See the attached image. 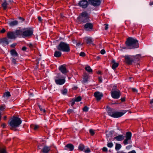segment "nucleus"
<instances>
[{
	"instance_id": "f257e3e1",
	"label": "nucleus",
	"mask_w": 153,
	"mask_h": 153,
	"mask_svg": "<svg viewBox=\"0 0 153 153\" xmlns=\"http://www.w3.org/2000/svg\"><path fill=\"white\" fill-rule=\"evenodd\" d=\"M127 46L129 48L132 49L139 47L138 41L136 39L132 38H129L126 41Z\"/></svg>"
},
{
	"instance_id": "f03ea898",
	"label": "nucleus",
	"mask_w": 153,
	"mask_h": 153,
	"mask_svg": "<svg viewBox=\"0 0 153 153\" xmlns=\"http://www.w3.org/2000/svg\"><path fill=\"white\" fill-rule=\"evenodd\" d=\"M140 57V56L139 55L135 56H125V61L127 63L131 64L133 62H138Z\"/></svg>"
},
{
	"instance_id": "7ed1b4c3",
	"label": "nucleus",
	"mask_w": 153,
	"mask_h": 153,
	"mask_svg": "<svg viewBox=\"0 0 153 153\" xmlns=\"http://www.w3.org/2000/svg\"><path fill=\"white\" fill-rule=\"evenodd\" d=\"M126 111L124 110L122 112L115 111L113 110H109L108 111V114L109 115L114 118L120 117L126 112Z\"/></svg>"
},
{
	"instance_id": "20e7f679",
	"label": "nucleus",
	"mask_w": 153,
	"mask_h": 153,
	"mask_svg": "<svg viewBox=\"0 0 153 153\" xmlns=\"http://www.w3.org/2000/svg\"><path fill=\"white\" fill-rule=\"evenodd\" d=\"M57 48L58 50L63 52H68L70 51L68 45L64 42H61Z\"/></svg>"
},
{
	"instance_id": "39448f33",
	"label": "nucleus",
	"mask_w": 153,
	"mask_h": 153,
	"mask_svg": "<svg viewBox=\"0 0 153 153\" xmlns=\"http://www.w3.org/2000/svg\"><path fill=\"white\" fill-rule=\"evenodd\" d=\"M21 121L20 119L17 117H13L10 123V126L12 128H15L19 126L21 124Z\"/></svg>"
},
{
	"instance_id": "423d86ee",
	"label": "nucleus",
	"mask_w": 153,
	"mask_h": 153,
	"mask_svg": "<svg viewBox=\"0 0 153 153\" xmlns=\"http://www.w3.org/2000/svg\"><path fill=\"white\" fill-rule=\"evenodd\" d=\"M65 78L60 75H58L55 78V81L56 84L61 85L63 84L65 82Z\"/></svg>"
},
{
	"instance_id": "0eeeda50",
	"label": "nucleus",
	"mask_w": 153,
	"mask_h": 153,
	"mask_svg": "<svg viewBox=\"0 0 153 153\" xmlns=\"http://www.w3.org/2000/svg\"><path fill=\"white\" fill-rule=\"evenodd\" d=\"M131 132H128L126 133V138L123 142L124 145H126L132 143V141L131 140Z\"/></svg>"
},
{
	"instance_id": "6e6552de",
	"label": "nucleus",
	"mask_w": 153,
	"mask_h": 153,
	"mask_svg": "<svg viewBox=\"0 0 153 153\" xmlns=\"http://www.w3.org/2000/svg\"><path fill=\"white\" fill-rule=\"evenodd\" d=\"M33 33V31L31 29H27L22 33L23 37H27L31 36Z\"/></svg>"
},
{
	"instance_id": "1a4fd4ad",
	"label": "nucleus",
	"mask_w": 153,
	"mask_h": 153,
	"mask_svg": "<svg viewBox=\"0 0 153 153\" xmlns=\"http://www.w3.org/2000/svg\"><path fill=\"white\" fill-rule=\"evenodd\" d=\"M79 5L83 8H86L88 5V3L86 0H81L79 3Z\"/></svg>"
},
{
	"instance_id": "9d476101",
	"label": "nucleus",
	"mask_w": 153,
	"mask_h": 153,
	"mask_svg": "<svg viewBox=\"0 0 153 153\" xmlns=\"http://www.w3.org/2000/svg\"><path fill=\"white\" fill-rule=\"evenodd\" d=\"M89 3L94 6H97L99 5L101 3L100 0H88Z\"/></svg>"
},
{
	"instance_id": "9b49d317",
	"label": "nucleus",
	"mask_w": 153,
	"mask_h": 153,
	"mask_svg": "<svg viewBox=\"0 0 153 153\" xmlns=\"http://www.w3.org/2000/svg\"><path fill=\"white\" fill-rule=\"evenodd\" d=\"M112 97L114 99H118L120 97V91H114L111 92Z\"/></svg>"
},
{
	"instance_id": "f8f14e48",
	"label": "nucleus",
	"mask_w": 153,
	"mask_h": 153,
	"mask_svg": "<svg viewBox=\"0 0 153 153\" xmlns=\"http://www.w3.org/2000/svg\"><path fill=\"white\" fill-rule=\"evenodd\" d=\"M94 96L97 100L99 101L101 99L102 97L103 96V94L102 93L96 91L94 93Z\"/></svg>"
},
{
	"instance_id": "ddd939ff",
	"label": "nucleus",
	"mask_w": 153,
	"mask_h": 153,
	"mask_svg": "<svg viewBox=\"0 0 153 153\" xmlns=\"http://www.w3.org/2000/svg\"><path fill=\"white\" fill-rule=\"evenodd\" d=\"M78 149L81 151H83L85 152H91V150L89 148H85L84 145L82 144H80L79 145Z\"/></svg>"
},
{
	"instance_id": "4468645a",
	"label": "nucleus",
	"mask_w": 153,
	"mask_h": 153,
	"mask_svg": "<svg viewBox=\"0 0 153 153\" xmlns=\"http://www.w3.org/2000/svg\"><path fill=\"white\" fill-rule=\"evenodd\" d=\"M7 36L8 38L11 39H15L16 37L15 32H8Z\"/></svg>"
},
{
	"instance_id": "2eb2a0df",
	"label": "nucleus",
	"mask_w": 153,
	"mask_h": 153,
	"mask_svg": "<svg viewBox=\"0 0 153 153\" xmlns=\"http://www.w3.org/2000/svg\"><path fill=\"white\" fill-rule=\"evenodd\" d=\"M0 43L3 46H5L8 44L9 42L7 39L6 38L2 39L0 40Z\"/></svg>"
},
{
	"instance_id": "dca6fc26",
	"label": "nucleus",
	"mask_w": 153,
	"mask_h": 153,
	"mask_svg": "<svg viewBox=\"0 0 153 153\" xmlns=\"http://www.w3.org/2000/svg\"><path fill=\"white\" fill-rule=\"evenodd\" d=\"M59 69L63 74H65L68 72L65 67L64 65H62L59 67Z\"/></svg>"
},
{
	"instance_id": "f3484780",
	"label": "nucleus",
	"mask_w": 153,
	"mask_h": 153,
	"mask_svg": "<svg viewBox=\"0 0 153 153\" xmlns=\"http://www.w3.org/2000/svg\"><path fill=\"white\" fill-rule=\"evenodd\" d=\"M93 26V25L91 23H88L85 25L84 27L86 30H88L90 29H92Z\"/></svg>"
},
{
	"instance_id": "a211bd4d",
	"label": "nucleus",
	"mask_w": 153,
	"mask_h": 153,
	"mask_svg": "<svg viewBox=\"0 0 153 153\" xmlns=\"http://www.w3.org/2000/svg\"><path fill=\"white\" fill-rule=\"evenodd\" d=\"M85 18L86 19H88L89 15L86 12H83L82 13L80 16L78 18Z\"/></svg>"
},
{
	"instance_id": "6ab92c4d",
	"label": "nucleus",
	"mask_w": 153,
	"mask_h": 153,
	"mask_svg": "<svg viewBox=\"0 0 153 153\" xmlns=\"http://www.w3.org/2000/svg\"><path fill=\"white\" fill-rule=\"evenodd\" d=\"M88 19H86L85 18H78V20L80 23H84L88 21Z\"/></svg>"
},
{
	"instance_id": "aec40b11",
	"label": "nucleus",
	"mask_w": 153,
	"mask_h": 153,
	"mask_svg": "<svg viewBox=\"0 0 153 153\" xmlns=\"http://www.w3.org/2000/svg\"><path fill=\"white\" fill-rule=\"evenodd\" d=\"M112 64V68L113 69H115L119 65V64L117 62H116L114 60H113L111 61Z\"/></svg>"
},
{
	"instance_id": "412c9836",
	"label": "nucleus",
	"mask_w": 153,
	"mask_h": 153,
	"mask_svg": "<svg viewBox=\"0 0 153 153\" xmlns=\"http://www.w3.org/2000/svg\"><path fill=\"white\" fill-rule=\"evenodd\" d=\"M50 150V148L49 147L45 146L42 149V152L44 153H48Z\"/></svg>"
},
{
	"instance_id": "4be33fe9",
	"label": "nucleus",
	"mask_w": 153,
	"mask_h": 153,
	"mask_svg": "<svg viewBox=\"0 0 153 153\" xmlns=\"http://www.w3.org/2000/svg\"><path fill=\"white\" fill-rule=\"evenodd\" d=\"M124 136L122 135H119L114 137V138L117 141H121L124 139Z\"/></svg>"
},
{
	"instance_id": "5701e85b",
	"label": "nucleus",
	"mask_w": 153,
	"mask_h": 153,
	"mask_svg": "<svg viewBox=\"0 0 153 153\" xmlns=\"http://www.w3.org/2000/svg\"><path fill=\"white\" fill-rule=\"evenodd\" d=\"M65 146L68 148V149L71 151H72L74 149V146L71 144H68Z\"/></svg>"
},
{
	"instance_id": "b1692460",
	"label": "nucleus",
	"mask_w": 153,
	"mask_h": 153,
	"mask_svg": "<svg viewBox=\"0 0 153 153\" xmlns=\"http://www.w3.org/2000/svg\"><path fill=\"white\" fill-rule=\"evenodd\" d=\"M31 128L35 130H37L39 128V126L38 125L32 124L30 125Z\"/></svg>"
},
{
	"instance_id": "393cba45",
	"label": "nucleus",
	"mask_w": 153,
	"mask_h": 153,
	"mask_svg": "<svg viewBox=\"0 0 153 153\" xmlns=\"http://www.w3.org/2000/svg\"><path fill=\"white\" fill-rule=\"evenodd\" d=\"M18 24V22L17 21H14L10 22L9 24L10 26H12L16 25Z\"/></svg>"
},
{
	"instance_id": "a878e982",
	"label": "nucleus",
	"mask_w": 153,
	"mask_h": 153,
	"mask_svg": "<svg viewBox=\"0 0 153 153\" xmlns=\"http://www.w3.org/2000/svg\"><path fill=\"white\" fill-rule=\"evenodd\" d=\"M61 53L60 51H56L55 52L54 55V56L56 57H59L61 56Z\"/></svg>"
},
{
	"instance_id": "bb28decb",
	"label": "nucleus",
	"mask_w": 153,
	"mask_h": 153,
	"mask_svg": "<svg viewBox=\"0 0 153 153\" xmlns=\"http://www.w3.org/2000/svg\"><path fill=\"white\" fill-rule=\"evenodd\" d=\"M89 76L88 75H86L85 76H84L82 80L83 82H86L88 81V79H89Z\"/></svg>"
},
{
	"instance_id": "cd10ccee",
	"label": "nucleus",
	"mask_w": 153,
	"mask_h": 153,
	"mask_svg": "<svg viewBox=\"0 0 153 153\" xmlns=\"http://www.w3.org/2000/svg\"><path fill=\"white\" fill-rule=\"evenodd\" d=\"M10 53L11 55L14 56H17L18 54L16 51L14 49H12L10 51Z\"/></svg>"
},
{
	"instance_id": "c85d7f7f",
	"label": "nucleus",
	"mask_w": 153,
	"mask_h": 153,
	"mask_svg": "<svg viewBox=\"0 0 153 153\" xmlns=\"http://www.w3.org/2000/svg\"><path fill=\"white\" fill-rule=\"evenodd\" d=\"M86 71L88 72H92V70L91 68L89 66H86L85 68Z\"/></svg>"
},
{
	"instance_id": "c756f323",
	"label": "nucleus",
	"mask_w": 153,
	"mask_h": 153,
	"mask_svg": "<svg viewBox=\"0 0 153 153\" xmlns=\"http://www.w3.org/2000/svg\"><path fill=\"white\" fill-rule=\"evenodd\" d=\"M8 4L7 2L6 1H4L3 3L2 4V6L4 10H5L7 8V5Z\"/></svg>"
},
{
	"instance_id": "7c9ffc66",
	"label": "nucleus",
	"mask_w": 153,
	"mask_h": 153,
	"mask_svg": "<svg viewBox=\"0 0 153 153\" xmlns=\"http://www.w3.org/2000/svg\"><path fill=\"white\" fill-rule=\"evenodd\" d=\"M121 145L120 144L116 143L115 149L117 151H118L121 148Z\"/></svg>"
},
{
	"instance_id": "2f4dec72",
	"label": "nucleus",
	"mask_w": 153,
	"mask_h": 153,
	"mask_svg": "<svg viewBox=\"0 0 153 153\" xmlns=\"http://www.w3.org/2000/svg\"><path fill=\"white\" fill-rule=\"evenodd\" d=\"M85 39L87 43H91L92 42L91 39L90 38L86 37Z\"/></svg>"
},
{
	"instance_id": "473e14b6",
	"label": "nucleus",
	"mask_w": 153,
	"mask_h": 153,
	"mask_svg": "<svg viewBox=\"0 0 153 153\" xmlns=\"http://www.w3.org/2000/svg\"><path fill=\"white\" fill-rule=\"evenodd\" d=\"M10 93L9 92H7L5 93L3 95V97H8L10 96Z\"/></svg>"
},
{
	"instance_id": "72a5a7b5",
	"label": "nucleus",
	"mask_w": 153,
	"mask_h": 153,
	"mask_svg": "<svg viewBox=\"0 0 153 153\" xmlns=\"http://www.w3.org/2000/svg\"><path fill=\"white\" fill-rule=\"evenodd\" d=\"M16 36H19L21 35L22 34V32L19 30H16L15 32Z\"/></svg>"
},
{
	"instance_id": "f704fd0d",
	"label": "nucleus",
	"mask_w": 153,
	"mask_h": 153,
	"mask_svg": "<svg viewBox=\"0 0 153 153\" xmlns=\"http://www.w3.org/2000/svg\"><path fill=\"white\" fill-rule=\"evenodd\" d=\"M68 91L66 89H65L61 91V93L63 95H65L67 93Z\"/></svg>"
},
{
	"instance_id": "c9c22d12",
	"label": "nucleus",
	"mask_w": 153,
	"mask_h": 153,
	"mask_svg": "<svg viewBox=\"0 0 153 153\" xmlns=\"http://www.w3.org/2000/svg\"><path fill=\"white\" fill-rule=\"evenodd\" d=\"M107 146L109 148H111L113 146V144L112 143H108L107 144Z\"/></svg>"
},
{
	"instance_id": "e433bc0d",
	"label": "nucleus",
	"mask_w": 153,
	"mask_h": 153,
	"mask_svg": "<svg viewBox=\"0 0 153 153\" xmlns=\"http://www.w3.org/2000/svg\"><path fill=\"white\" fill-rule=\"evenodd\" d=\"M81 97L79 96L76 98L75 101L76 102H79L81 101Z\"/></svg>"
},
{
	"instance_id": "4c0bfd02",
	"label": "nucleus",
	"mask_w": 153,
	"mask_h": 153,
	"mask_svg": "<svg viewBox=\"0 0 153 153\" xmlns=\"http://www.w3.org/2000/svg\"><path fill=\"white\" fill-rule=\"evenodd\" d=\"M0 153H6L5 149L4 148L0 149Z\"/></svg>"
},
{
	"instance_id": "58836bf2",
	"label": "nucleus",
	"mask_w": 153,
	"mask_h": 153,
	"mask_svg": "<svg viewBox=\"0 0 153 153\" xmlns=\"http://www.w3.org/2000/svg\"><path fill=\"white\" fill-rule=\"evenodd\" d=\"M67 112L69 114L72 113L73 112V110L71 109H69L68 110Z\"/></svg>"
},
{
	"instance_id": "ea45409f",
	"label": "nucleus",
	"mask_w": 153,
	"mask_h": 153,
	"mask_svg": "<svg viewBox=\"0 0 153 153\" xmlns=\"http://www.w3.org/2000/svg\"><path fill=\"white\" fill-rule=\"evenodd\" d=\"M89 132L92 135H93L94 134V131L93 129H90L89 130Z\"/></svg>"
},
{
	"instance_id": "a19ab883",
	"label": "nucleus",
	"mask_w": 153,
	"mask_h": 153,
	"mask_svg": "<svg viewBox=\"0 0 153 153\" xmlns=\"http://www.w3.org/2000/svg\"><path fill=\"white\" fill-rule=\"evenodd\" d=\"M12 61L13 63L14 64H16V59H14L13 58H12Z\"/></svg>"
},
{
	"instance_id": "79ce46f5",
	"label": "nucleus",
	"mask_w": 153,
	"mask_h": 153,
	"mask_svg": "<svg viewBox=\"0 0 153 153\" xmlns=\"http://www.w3.org/2000/svg\"><path fill=\"white\" fill-rule=\"evenodd\" d=\"M88 107L87 106H85L83 108V111H88Z\"/></svg>"
},
{
	"instance_id": "37998d69",
	"label": "nucleus",
	"mask_w": 153,
	"mask_h": 153,
	"mask_svg": "<svg viewBox=\"0 0 153 153\" xmlns=\"http://www.w3.org/2000/svg\"><path fill=\"white\" fill-rule=\"evenodd\" d=\"M80 56H85V53L84 52H81L79 54Z\"/></svg>"
},
{
	"instance_id": "c03bdc74",
	"label": "nucleus",
	"mask_w": 153,
	"mask_h": 153,
	"mask_svg": "<svg viewBox=\"0 0 153 153\" xmlns=\"http://www.w3.org/2000/svg\"><path fill=\"white\" fill-rule=\"evenodd\" d=\"M132 147V146L131 145H129L128 146H127L126 147V148L127 150L130 149Z\"/></svg>"
},
{
	"instance_id": "a18cd8bd",
	"label": "nucleus",
	"mask_w": 153,
	"mask_h": 153,
	"mask_svg": "<svg viewBox=\"0 0 153 153\" xmlns=\"http://www.w3.org/2000/svg\"><path fill=\"white\" fill-rule=\"evenodd\" d=\"M39 109L41 111H42L43 113H45V109H43L40 106H39Z\"/></svg>"
},
{
	"instance_id": "49530a36",
	"label": "nucleus",
	"mask_w": 153,
	"mask_h": 153,
	"mask_svg": "<svg viewBox=\"0 0 153 153\" xmlns=\"http://www.w3.org/2000/svg\"><path fill=\"white\" fill-rule=\"evenodd\" d=\"M105 51L104 49L100 51V53L102 54H104L105 53Z\"/></svg>"
},
{
	"instance_id": "de8ad7c7",
	"label": "nucleus",
	"mask_w": 153,
	"mask_h": 153,
	"mask_svg": "<svg viewBox=\"0 0 153 153\" xmlns=\"http://www.w3.org/2000/svg\"><path fill=\"white\" fill-rule=\"evenodd\" d=\"M5 108V106H1L0 107V110H3Z\"/></svg>"
},
{
	"instance_id": "09e8293b",
	"label": "nucleus",
	"mask_w": 153,
	"mask_h": 153,
	"mask_svg": "<svg viewBox=\"0 0 153 153\" xmlns=\"http://www.w3.org/2000/svg\"><path fill=\"white\" fill-rule=\"evenodd\" d=\"M108 150L107 148L106 147H104L102 148V151L104 152H107Z\"/></svg>"
},
{
	"instance_id": "8fccbe9b",
	"label": "nucleus",
	"mask_w": 153,
	"mask_h": 153,
	"mask_svg": "<svg viewBox=\"0 0 153 153\" xmlns=\"http://www.w3.org/2000/svg\"><path fill=\"white\" fill-rule=\"evenodd\" d=\"M75 101H75V100H73L71 101V105L72 106H73L74 105Z\"/></svg>"
},
{
	"instance_id": "3c124183",
	"label": "nucleus",
	"mask_w": 153,
	"mask_h": 153,
	"mask_svg": "<svg viewBox=\"0 0 153 153\" xmlns=\"http://www.w3.org/2000/svg\"><path fill=\"white\" fill-rule=\"evenodd\" d=\"M104 25L105 26V29L107 30L108 28V25L107 24H105Z\"/></svg>"
},
{
	"instance_id": "603ef678",
	"label": "nucleus",
	"mask_w": 153,
	"mask_h": 153,
	"mask_svg": "<svg viewBox=\"0 0 153 153\" xmlns=\"http://www.w3.org/2000/svg\"><path fill=\"white\" fill-rule=\"evenodd\" d=\"M128 153H136V151L134 150H132L128 152Z\"/></svg>"
},
{
	"instance_id": "864d4df0",
	"label": "nucleus",
	"mask_w": 153,
	"mask_h": 153,
	"mask_svg": "<svg viewBox=\"0 0 153 153\" xmlns=\"http://www.w3.org/2000/svg\"><path fill=\"white\" fill-rule=\"evenodd\" d=\"M27 49V48L25 47H23L22 48V50L23 51H26Z\"/></svg>"
},
{
	"instance_id": "5fc2aeb1",
	"label": "nucleus",
	"mask_w": 153,
	"mask_h": 153,
	"mask_svg": "<svg viewBox=\"0 0 153 153\" xmlns=\"http://www.w3.org/2000/svg\"><path fill=\"white\" fill-rule=\"evenodd\" d=\"M38 19L39 21V22H42V20L41 17L38 16Z\"/></svg>"
},
{
	"instance_id": "6e6d98bb",
	"label": "nucleus",
	"mask_w": 153,
	"mask_h": 153,
	"mask_svg": "<svg viewBox=\"0 0 153 153\" xmlns=\"http://www.w3.org/2000/svg\"><path fill=\"white\" fill-rule=\"evenodd\" d=\"M6 126V124H5V123L2 124V125H1V126L3 128H4Z\"/></svg>"
},
{
	"instance_id": "4d7b16f0",
	"label": "nucleus",
	"mask_w": 153,
	"mask_h": 153,
	"mask_svg": "<svg viewBox=\"0 0 153 153\" xmlns=\"http://www.w3.org/2000/svg\"><path fill=\"white\" fill-rule=\"evenodd\" d=\"M132 91L134 92H137V90L136 89L134 88H132Z\"/></svg>"
},
{
	"instance_id": "13d9d810",
	"label": "nucleus",
	"mask_w": 153,
	"mask_h": 153,
	"mask_svg": "<svg viewBox=\"0 0 153 153\" xmlns=\"http://www.w3.org/2000/svg\"><path fill=\"white\" fill-rule=\"evenodd\" d=\"M5 31V30L4 29H3L1 31V32L2 33H3Z\"/></svg>"
},
{
	"instance_id": "bf43d9fd",
	"label": "nucleus",
	"mask_w": 153,
	"mask_h": 153,
	"mask_svg": "<svg viewBox=\"0 0 153 153\" xmlns=\"http://www.w3.org/2000/svg\"><path fill=\"white\" fill-rule=\"evenodd\" d=\"M99 81L100 82H102V79L101 78H99Z\"/></svg>"
},
{
	"instance_id": "052dcab7",
	"label": "nucleus",
	"mask_w": 153,
	"mask_h": 153,
	"mask_svg": "<svg viewBox=\"0 0 153 153\" xmlns=\"http://www.w3.org/2000/svg\"><path fill=\"white\" fill-rule=\"evenodd\" d=\"M16 44H13L11 45V46L12 47H14L16 46Z\"/></svg>"
},
{
	"instance_id": "680f3d73",
	"label": "nucleus",
	"mask_w": 153,
	"mask_h": 153,
	"mask_svg": "<svg viewBox=\"0 0 153 153\" xmlns=\"http://www.w3.org/2000/svg\"><path fill=\"white\" fill-rule=\"evenodd\" d=\"M121 100L122 102H123L125 101V99L124 98H123L121 99Z\"/></svg>"
},
{
	"instance_id": "e2e57ef3",
	"label": "nucleus",
	"mask_w": 153,
	"mask_h": 153,
	"mask_svg": "<svg viewBox=\"0 0 153 153\" xmlns=\"http://www.w3.org/2000/svg\"><path fill=\"white\" fill-rule=\"evenodd\" d=\"M153 103V99L150 102V103L152 104Z\"/></svg>"
},
{
	"instance_id": "0e129e2a",
	"label": "nucleus",
	"mask_w": 153,
	"mask_h": 153,
	"mask_svg": "<svg viewBox=\"0 0 153 153\" xmlns=\"http://www.w3.org/2000/svg\"><path fill=\"white\" fill-rule=\"evenodd\" d=\"M117 153H124V152H118Z\"/></svg>"
},
{
	"instance_id": "69168bd1",
	"label": "nucleus",
	"mask_w": 153,
	"mask_h": 153,
	"mask_svg": "<svg viewBox=\"0 0 153 153\" xmlns=\"http://www.w3.org/2000/svg\"><path fill=\"white\" fill-rule=\"evenodd\" d=\"M150 5H153V1L152 2H150Z\"/></svg>"
},
{
	"instance_id": "338daca9",
	"label": "nucleus",
	"mask_w": 153,
	"mask_h": 153,
	"mask_svg": "<svg viewBox=\"0 0 153 153\" xmlns=\"http://www.w3.org/2000/svg\"><path fill=\"white\" fill-rule=\"evenodd\" d=\"M97 60L100 59V58L99 56H97Z\"/></svg>"
},
{
	"instance_id": "774afa93",
	"label": "nucleus",
	"mask_w": 153,
	"mask_h": 153,
	"mask_svg": "<svg viewBox=\"0 0 153 153\" xmlns=\"http://www.w3.org/2000/svg\"><path fill=\"white\" fill-rule=\"evenodd\" d=\"M6 117H6V116H5V117H4V120H5L6 119Z\"/></svg>"
}]
</instances>
